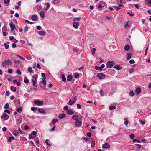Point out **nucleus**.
I'll return each mask as SVG.
<instances>
[{"mask_svg": "<svg viewBox=\"0 0 151 151\" xmlns=\"http://www.w3.org/2000/svg\"><path fill=\"white\" fill-rule=\"evenodd\" d=\"M96 50V49L95 48H93L91 50V51L92 52V54L93 55H94L95 54V52Z\"/></svg>", "mask_w": 151, "mask_h": 151, "instance_id": "obj_37", "label": "nucleus"}, {"mask_svg": "<svg viewBox=\"0 0 151 151\" xmlns=\"http://www.w3.org/2000/svg\"><path fill=\"white\" fill-rule=\"evenodd\" d=\"M18 132L21 134H22V131L20 129V127L18 128Z\"/></svg>", "mask_w": 151, "mask_h": 151, "instance_id": "obj_57", "label": "nucleus"}, {"mask_svg": "<svg viewBox=\"0 0 151 151\" xmlns=\"http://www.w3.org/2000/svg\"><path fill=\"white\" fill-rule=\"evenodd\" d=\"M142 26H143L144 30L145 31V32H146L149 29V28L147 25V23L145 22V21L144 20H142Z\"/></svg>", "mask_w": 151, "mask_h": 151, "instance_id": "obj_3", "label": "nucleus"}, {"mask_svg": "<svg viewBox=\"0 0 151 151\" xmlns=\"http://www.w3.org/2000/svg\"><path fill=\"white\" fill-rule=\"evenodd\" d=\"M27 70L30 73H34V70L32 69V68L31 67H29L28 68Z\"/></svg>", "mask_w": 151, "mask_h": 151, "instance_id": "obj_29", "label": "nucleus"}, {"mask_svg": "<svg viewBox=\"0 0 151 151\" xmlns=\"http://www.w3.org/2000/svg\"><path fill=\"white\" fill-rule=\"evenodd\" d=\"M74 77L75 78H77L79 77V75L78 73H75L74 74Z\"/></svg>", "mask_w": 151, "mask_h": 151, "instance_id": "obj_39", "label": "nucleus"}, {"mask_svg": "<svg viewBox=\"0 0 151 151\" xmlns=\"http://www.w3.org/2000/svg\"><path fill=\"white\" fill-rule=\"evenodd\" d=\"M37 81L36 80H34V79H32V81L33 82V85L35 87H37Z\"/></svg>", "mask_w": 151, "mask_h": 151, "instance_id": "obj_24", "label": "nucleus"}, {"mask_svg": "<svg viewBox=\"0 0 151 151\" xmlns=\"http://www.w3.org/2000/svg\"><path fill=\"white\" fill-rule=\"evenodd\" d=\"M66 116V114L64 113H62L59 115L58 117L60 119H63L65 118Z\"/></svg>", "mask_w": 151, "mask_h": 151, "instance_id": "obj_15", "label": "nucleus"}, {"mask_svg": "<svg viewBox=\"0 0 151 151\" xmlns=\"http://www.w3.org/2000/svg\"><path fill=\"white\" fill-rule=\"evenodd\" d=\"M39 14L40 16L42 17V18H44L45 17V14L43 11H41L40 13Z\"/></svg>", "mask_w": 151, "mask_h": 151, "instance_id": "obj_27", "label": "nucleus"}, {"mask_svg": "<svg viewBox=\"0 0 151 151\" xmlns=\"http://www.w3.org/2000/svg\"><path fill=\"white\" fill-rule=\"evenodd\" d=\"M42 76L44 78V79H45L46 78L45 73H42L41 74Z\"/></svg>", "mask_w": 151, "mask_h": 151, "instance_id": "obj_63", "label": "nucleus"}, {"mask_svg": "<svg viewBox=\"0 0 151 151\" xmlns=\"http://www.w3.org/2000/svg\"><path fill=\"white\" fill-rule=\"evenodd\" d=\"M12 72H13V70H12V69H9L8 70V73L9 74L12 73Z\"/></svg>", "mask_w": 151, "mask_h": 151, "instance_id": "obj_64", "label": "nucleus"}, {"mask_svg": "<svg viewBox=\"0 0 151 151\" xmlns=\"http://www.w3.org/2000/svg\"><path fill=\"white\" fill-rule=\"evenodd\" d=\"M44 9L45 10H47L50 7V5L48 3H45L44 4Z\"/></svg>", "mask_w": 151, "mask_h": 151, "instance_id": "obj_11", "label": "nucleus"}, {"mask_svg": "<svg viewBox=\"0 0 151 151\" xmlns=\"http://www.w3.org/2000/svg\"><path fill=\"white\" fill-rule=\"evenodd\" d=\"M10 89L13 92H15L16 90V87L13 86H11Z\"/></svg>", "mask_w": 151, "mask_h": 151, "instance_id": "obj_28", "label": "nucleus"}, {"mask_svg": "<svg viewBox=\"0 0 151 151\" xmlns=\"http://www.w3.org/2000/svg\"><path fill=\"white\" fill-rule=\"evenodd\" d=\"M12 62L9 59L4 60L2 63V67L4 68L8 65H12Z\"/></svg>", "mask_w": 151, "mask_h": 151, "instance_id": "obj_1", "label": "nucleus"}, {"mask_svg": "<svg viewBox=\"0 0 151 151\" xmlns=\"http://www.w3.org/2000/svg\"><path fill=\"white\" fill-rule=\"evenodd\" d=\"M33 79H34V80H36L37 81V78H38V75L37 74H36L34 76H33Z\"/></svg>", "mask_w": 151, "mask_h": 151, "instance_id": "obj_41", "label": "nucleus"}, {"mask_svg": "<svg viewBox=\"0 0 151 151\" xmlns=\"http://www.w3.org/2000/svg\"><path fill=\"white\" fill-rule=\"evenodd\" d=\"M113 68H115L118 70H121L122 68V67H120L118 65H116L114 66Z\"/></svg>", "mask_w": 151, "mask_h": 151, "instance_id": "obj_18", "label": "nucleus"}, {"mask_svg": "<svg viewBox=\"0 0 151 151\" xmlns=\"http://www.w3.org/2000/svg\"><path fill=\"white\" fill-rule=\"evenodd\" d=\"M79 24L78 22H74L73 24V27L76 29L78 28Z\"/></svg>", "mask_w": 151, "mask_h": 151, "instance_id": "obj_16", "label": "nucleus"}, {"mask_svg": "<svg viewBox=\"0 0 151 151\" xmlns=\"http://www.w3.org/2000/svg\"><path fill=\"white\" fill-rule=\"evenodd\" d=\"M78 117V116L76 115H74L73 116L72 118L73 120L77 121Z\"/></svg>", "mask_w": 151, "mask_h": 151, "instance_id": "obj_25", "label": "nucleus"}, {"mask_svg": "<svg viewBox=\"0 0 151 151\" xmlns=\"http://www.w3.org/2000/svg\"><path fill=\"white\" fill-rule=\"evenodd\" d=\"M97 77L99 79H103L105 78V75L103 73H100L97 75Z\"/></svg>", "mask_w": 151, "mask_h": 151, "instance_id": "obj_7", "label": "nucleus"}, {"mask_svg": "<svg viewBox=\"0 0 151 151\" xmlns=\"http://www.w3.org/2000/svg\"><path fill=\"white\" fill-rule=\"evenodd\" d=\"M127 13L129 15L131 16H133L134 15V13L132 12L131 11H129L127 12Z\"/></svg>", "mask_w": 151, "mask_h": 151, "instance_id": "obj_38", "label": "nucleus"}, {"mask_svg": "<svg viewBox=\"0 0 151 151\" xmlns=\"http://www.w3.org/2000/svg\"><path fill=\"white\" fill-rule=\"evenodd\" d=\"M62 81H66V79L65 76L64 74H63L62 76Z\"/></svg>", "mask_w": 151, "mask_h": 151, "instance_id": "obj_36", "label": "nucleus"}, {"mask_svg": "<svg viewBox=\"0 0 151 151\" xmlns=\"http://www.w3.org/2000/svg\"><path fill=\"white\" fill-rule=\"evenodd\" d=\"M95 146V140L94 139H92V142L91 143V147L92 148H93Z\"/></svg>", "mask_w": 151, "mask_h": 151, "instance_id": "obj_33", "label": "nucleus"}, {"mask_svg": "<svg viewBox=\"0 0 151 151\" xmlns=\"http://www.w3.org/2000/svg\"><path fill=\"white\" fill-rule=\"evenodd\" d=\"M45 142L46 144L48 146H50L52 145V143L48 139H46L45 140Z\"/></svg>", "mask_w": 151, "mask_h": 151, "instance_id": "obj_19", "label": "nucleus"}, {"mask_svg": "<svg viewBox=\"0 0 151 151\" xmlns=\"http://www.w3.org/2000/svg\"><path fill=\"white\" fill-rule=\"evenodd\" d=\"M4 111L5 112H6L8 113L9 114H10V111H9V110L8 109H5L4 110Z\"/></svg>", "mask_w": 151, "mask_h": 151, "instance_id": "obj_60", "label": "nucleus"}, {"mask_svg": "<svg viewBox=\"0 0 151 151\" xmlns=\"http://www.w3.org/2000/svg\"><path fill=\"white\" fill-rule=\"evenodd\" d=\"M129 136L131 139H133L135 135L134 134H132L129 135Z\"/></svg>", "mask_w": 151, "mask_h": 151, "instance_id": "obj_47", "label": "nucleus"}, {"mask_svg": "<svg viewBox=\"0 0 151 151\" xmlns=\"http://www.w3.org/2000/svg\"><path fill=\"white\" fill-rule=\"evenodd\" d=\"M140 5V3H139L136 4H134V6L136 8H138L141 6Z\"/></svg>", "mask_w": 151, "mask_h": 151, "instance_id": "obj_45", "label": "nucleus"}, {"mask_svg": "<svg viewBox=\"0 0 151 151\" xmlns=\"http://www.w3.org/2000/svg\"><path fill=\"white\" fill-rule=\"evenodd\" d=\"M133 141L134 143H136V142L139 143H141V142L140 141L138 140L137 139H134L133 140Z\"/></svg>", "mask_w": 151, "mask_h": 151, "instance_id": "obj_50", "label": "nucleus"}, {"mask_svg": "<svg viewBox=\"0 0 151 151\" xmlns=\"http://www.w3.org/2000/svg\"><path fill=\"white\" fill-rule=\"evenodd\" d=\"M37 10H40L41 9V5H38L37 6Z\"/></svg>", "mask_w": 151, "mask_h": 151, "instance_id": "obj_58", "label": "nucleus"}, {"mask_svg": "<svg viewBox=\"0 0 151 151\" xmlns=\"http://www.w3.org/2000/svg\"><path fill=\"white\" fill-rule=\"evenodd\" d=\"M73 78L72 76L71 75H68L67 77V80L68 81H70Z\"/></svg>", "mask_w": 151, "mask_h": 151, "instance_id": "obj_23", "label": "nucleus"}, {"mask_svg": "<svg viewBox=\"0 0 151 151\" xmlns=\"http://www.w3.org/2000/svg\"><path fill=\"white\" fill-rule=\"evenodd\" d=\"M141 92V89L140 87H138L136 89L135 92L138 95Z\"/></svg>", "mask_w": 151, "mask_h": 151, "instance_id": "obj_14", "label": "nucleus"}, {"mask_svg": "<svg viewBox=\"0 0 151 151\" xmlns=\"http://www.w3.org/2000/svg\"><path fill=\"white\" fill-rule=\"evenodd\" d=\"M67 113L69 115H71L74 114L73 111L71 109H68L67 111Z\"/></svg>", "mask_w": 151, "mask_h": 151, "instance_id": "obj_13", "label": "nucleus"}, {"mask_svg": "<svg viewBox=\"0 0 151 151\" xmlns=\"http://www.w3.org/2000/svg\"><path fill=\"white\" fill-rule=\"evenodd\" d=\"M132 54L130 53H127L126 55V58L127 60H129L131 57Z\"/></svg>", "mask_w": 151, "mask_h": 151, "instance_id": "obj_22", "label": "nucleus"}, {"mask_svg": "<svg viewBox=\"0 0 151 151\" xmlns=\"http://www.w3.org/2000/svg\"><path fill=\"white\" fill-rule=\"evenodd\" d=\"M124 124L126 125L127 126L128 124V121L127 119L126 118H124Z\"/></svg>", "mask_w": 151, "mask_h": 151, "instance_id": "obj_43", "label": "nucleus"}, {"mask_svg": "<svg viewBox=\"0 0 151 151\" xmlns=\"http://www.w3.org/2000/svg\"><path fill=\"white\" fill-rule=\"evenodd\" d=\"M14 62L15 64H20L21 61L19 60H18L17 61L16 60H14Z\"/></svg>", "mask_w": 151, "mask_h": 151, "instance_id": "obj_53", "label": "nucleus"}, {"mask_svg": "<svg viewBox=\"0 0 151 151\" xmlns=\"http://www.w3.org/2000/svg\"><path fill=\"white\" fill-rule=\"evenodd\" d=\"M129 63L130 64H134L135 62L133 59H131L129 61Z\"/></svg>", "mask_w": 151, "mask_h": 151, "instance_id": "obj_59", "label": "nucleus"}, {"mask_svg": "<svg viewBox=\"0 0 151 151\" xmlns=\"http://www.w3.org/2000/svg\"><path fill=\"white\" fill-rule=\"evenodd\" d=\"M39 34L40 35H45V32L44 31H39Z\"/></svg>", "mask_w": 151, "mask_h": 151, "instance_id": "obj_32", "label": "nucleus"}, {"mask_svg": "<svg viewBox=\"0 0 151 151\" xmlns=\"http://www.w3.org/2000/svg\"><path fill=\"white\" fill-rule=\"evenodd\" d=\"M113 7L117 11L120 9V8L119 7H117L116 6H113Z\"/></svg>", "mask_w": 151, "mask_h": 151, "instance_id": "obj_54", "label": "nucleus"}, {"mask_svg": "<svg viewBox=\"0 0 151 151\" xmlns=\"http://www.w3.org/2000/svg\"><path fill=\"white\" fill-rule=\"evenodd\" d=\"M1 118L5 120H7L9 118V116L4 112L3 113L1 116Z\"/></svg>", "mask_w": 151, "mask_h": 151, "instance_id": "obj_5", "label": "nucleus"}, {"mask_svg": "<svg viewBox=\"0 0 151 151\" xmlns=\"http://www.w3.org/2000/svg\"><path fill=\"white\" fill-rule=\"evenodd\" d=\"M145 3L146 4H151V0H145Z\"/></svg>", "mask_w": 151, "mask_h": 151, "instance_id": "obj_42", "label": "nucleus"}, {"mask_svg": "<svg viewBox=\"0 0 151 151\" xmlns=\"http://www.w3.org/2000/svg\"><path fill=\"white\" fill-rule=\"evenodd\" d=\"M76 99L77 97L75 96L74 97V98L73 99V101H72L71 99H70L69 100V101L68 102L69 104L70 105H72L73 104L75 103L76 101Z\"/></svg>", "mask_w": 151, "mask_h": 151, "instance_id": "obj_6", "label": "nucleus"}, {"mask_svg": "<svg viewBox=\"0 0 151 151\" xmlns=\"http://www.w3.org/2000/svg\"><path fill=\"white\" fill-rule=\"evenodd\" d=\"M116 108V106H112L109 107V109L112 110Z\"/></svg>", "mask_w": 151, "mask_h": 151, "instance_id": "obj_46", "label": "nucleus"}, {"mask_svg": "<svg viewBox=\"0 0 151 151\" xmlns=\"http://www.w3.org/2000/svg\"><path fill=\"white\" fill-rule=\"evenodd\" d=\"M34 103L38 106L42 105L43 104V103L42 101H39L37 100L35 101H34Z\"/></svg>", "mask_w": 151, "mask_h": 151, "instance_id": "obj_9", "label": "nucleus"}, {"mask_svg": "<svg viewBox=\"0 0 151 151\" xmlns=\"http://www.w3.org/2000/svg\"><path fill=\"white\" fill-rule=\"evenodd\" d=\"M4 45L6 49H8L9 48V45L7 44L6 43H5L4 44Z\"/></svg>", "mask_w": 151, "mask_h": 151, "instance_id": "obj_52", "label": "nucleus"}, {"mask_svg": "<svg viewBox=\"0 0 151 151\" xmlns=\"http://www.w3.org/2000/svg\"><path fill=\"white\" fill-rule=\"evenodd\" d=\"M24 83H27L29 82V80L28 79H27V78L26 76H25L24 77Z\"/></svg>", "mask_w": 151, "mask_h": 151, "instance_id": "obj_26", "label": "nucleus"}, {"mask_svg": "<svg viewBox=\"0 0 151 151\" xmlns=\"http://www.w3.org/2000/svg\"><path fill=\"white\" fill-rule=\"evenodd\" d=\"M124 50L126 51L129 50L130 49L129 45L128 44H126L124 46Z\"/></svg>", "mask_w": 151, "mask_h": 151, "instance_id": "obj_21", "label": "nucleus"}, {"mask_svg": "<svg viewBox=\"0 0 151 151\" xmlns=\"http://www.w3.org/2000/svg\"><path fill=\"white\" fill-rule=\"evenodd\" d=\"M100 95L102 96H104V94L103 92V90H102L100 92Z\"/></svg>", "mask_w": 151, "mask_h": 151, "instance_id": "obj_56", "label": "nucleus"}, {"mask_svg": "<svg viewBox=\"0 0 151 151\" xmlns=\"http://www.w3.org/2000/svg\"><path fill=\"white\" fill-rule=\"evenodd\" d=\"M110 147V145L107 143L104 144L102 145V147L103 148H108Z\"/></svg>", "mask_w": 151, "mask_h": 151, "instance_id": "obj_12", "label": "nucleus"}, {"mask_svg": "<svg viewBox=\"0 0 151 151\" xmlns=\"http://www.w3.org/2000/svg\"><path fill=\"white\" fill-rule=\"evenodd\" d=\"M15 139V138L13 137H9V139H8V142H11L12 140Z\"/></svg>", "mask_w": 151, "mask_h": 151, "instance_id": "obj_30", "label": "nucleus"}, {"mask_svg": "<svg viewBox=\"0 0 151 151\" xmlns=\"http://www.w3.org/2000/svg\"><path fill=\"white\" fill-rule=\"evenodd\" d=\"M17 111L19 113H20L22 111V109L21 107L19 108L17 110Z\"/></svg>", "mask_w": 151, "mask_h": 151, "instance_id": "obj_48", "label": "nucleus"}, {"mask_svg": "<svg viewBox=\"0 0 151 151\" xmlns=\"http://www.w3.org/2000/svg\"><path fill=\"white\" fill-rule=\"evenodd\" d=\"M52 2L53 4L57 5L59 4L60 1L58 0H53L52 1Z\"/></svg>", "mask_w": 151, "mask_h": 151, "instance_id": "obj_20", "label": "nucleus"}, {"mask_svg": "<svg viewBox=\"0 0 151 151\" xmlns=\"http://www.w3.org/2000/svg\"><path fill=\"white\" fill-rule=\"evenodd\" d=\"M115 63L113 61H108L106 64L107 67L108 68H111L113 66L115 65Z\"/></svg>", "mask_w": 151, "mask_h": 151, "instance_id": "obj_2", "label": "nucleus"}, {"mask_svg": "<svg viewBox=\"0 0 151 151\" xmlns=\"http://www.w3.org/2000/svg\"><path fill=\"white\" fill-rule=\"evenodd\" d=\"M29 144L30 145H31L32 146H34L35 147H36V146L35 145L33 141H30L29 142Z\"/></svg>", "mask_w": 151, "mask_h": 151, "instance_id": "obj_40", "label": "nucleus"}, {"mask_svg": "<svg viewBox=\"0 0 151 151\" xmlns=\"http://www.w3.org/2000/svg\"><path fill=\"white\" fill-rule=\"evenodd\" d=\"M13 134L14 136H17L18 134V132L16 130L13 131Z\"/></svg>", "mask_w": 151, "mask_h": 151, "instance_id": "obj_35", "label": "nucleus"}, {"mask_svg": "<svg viewBox=\"0 0 151 151\" xmlns=\"http://www.w3.org/2000/svg\"><path fill=\"white\" fill-rule=\"evenodd\" d=\"M80 19H81L80 18H75L73 19V21L74 22H75L76 21H78V22H79V21Z\"/></svg>", "mask_w": 151, "mask_h": 151, "instance_id": "obj_49", "label": "nucleus"}, {"mask_svg": "<svg viewBox=\"0 0 151 151\" xmlns=\"http://www.w3.org/2000/svg\"><path fill=\"white\" fill-rule=\"evenodd\" d=\"M39 112L41 113L45 114L46 113L45 111L43 108H39L38 109Z\"/></svg>", "mask_w": 151, "mask_h": 151, "instance_id": "obj_17", "label": "nucleus"}, {"mask_svg": "<svg viewBox=\"0 0 151 151\" xmlns=\"http://www.w3.org/2000/svg\"><path fill=\"white\" fill-rule=\"evenodd\" d=\"M9 107V104L8 103H6L5 106H4V108L5 109L8 108Z\"/></svg>", "mask_w": 151, "mask_h": 151, "instance_id": "obj_44", "label": "nucleus"}, {"mask_svg": "<svg viewBox=\"0 0 151 151\" xmlns=\"http://www.w3.org/2000/svg\"><path fill=\"white\" fill-rule=\"evenodd\" d=\"M13 22L12 21H11L9 24V25L11 28V30L12 32L13 30L15 28V25L14 24H13Z\"/></svg>", "mask_w": 151, "mask_h": 151, "instance_id": "obj_8", "label": "nucleus"}, {"mask_svg": "<svg viewBox=\"0 0 151 151\" xmlns=\"http://www.w3.org/2000/svg\"><path fill=\"white\" fill-rule=\"evenodd\" d=\"M25 21L26 22L29 23L31 24H34V23L33 22H30V21H29L28 20H26Z\"/></svg>", "mask_w": 151, "mask_h": 151, "instance_id": "obj_62", "label": "nucleus"}, {"mask_svg": "<svg viewBox=\"0 0 151 151\" xmlns=\"http://www.w3.org/2000/svg\"><path fill=\"white\" fill-rule=\"evenodd\" d=\"M31 109L32 111H35L37 110V108L35 107H32L31 108Z\"/></svg>", "mask_w": 151, "mask_h": 151, "instance_id": "obj_55", "label": "nucleus"}, {"mask_svg": "<svg viewBox=\"0 0 151 151\" xmlns=\"http://www.w3.org/2000/svg\"><path fill=\"white\" fill-rule=\"evenodd\" d=\"M28 28L27 26H26L25 27L24 29V32L26 33L28 31Z\"/></svg>", "mask_w": 151, "mask_h": 151, "instance_id": "obj_61", "label": "nucleus"}, {"mask_svg": "<svg viewBox=\"0 0 151 151\" xmlns=\"http://www.w3.org/2000/svg\"><path fill=\"white\" fill-rule=\"evenodd\" d=\"M31 19L34 21H37L38 20V17L36 15H33L31 17Z\"/></svg>", "mask_w": 151, "mask_h": 151, "instance_id": "obj_10", "label": "nucleus"}, {"mask_svg": "<svg viewBox=\"0 0 151 151\" xmlns=\"http://www.w3.org/2000/svg\"><path fill=\"white\" fill-rule=\"evenodd\" d=\"M82 122L81 121L77 120L75 123V125L76 127H79L82 126Z\"/></svg>", "mask_w": 151, "mask_h": 151, "instance_id": "obj_4", "label": "nucleus"}, {"mask_svg": "<svg viewBox=\"0 0 151 151\" xmlns=\"http://www.w3.org/2000/svg\"><path fill=\"white\" fill-rule=\"evenodd\" d=\"M58 120L56 119H53V120L51 122L53 124H55L56 122H58Z\"/></svg>", "mask_w": 151, "mask_h": 151, "instance_id": "obj_34", "label": "nucleus"}, {"mask_svg": "<svg viewBox=\"0 0 151 151\" xmlns=\"http://www.w3.org/2000/svg\"><path fill=\"white\" fill-rule=\"evenodd\" d=\"M10 1V0H4V2L5 4H8L7 6L8 5Z\"/></svg>", "mask_w": 151, "mask_h": 151, "instance_id": "obj_51", "label": "nucleus"}, {"mask_svg": "<svg viewBox=\"0 0 151 151\" xmlns=\"http://www.w3.org/2000/svg\"><path fill=\"white\" fill-rule=\"evenodd\" d=\"M129 95L130 96H131L132 97H133L134 96L135 94H134V92H133V91L132 90L129 92Z\"/></svg>", "mask_w": 151, "mask_h": 151, "instance_id": "obj_31", "label": "nucleus"}]
</instances>
